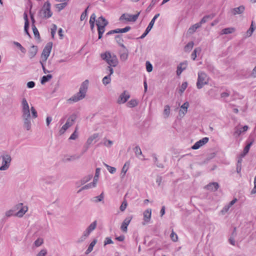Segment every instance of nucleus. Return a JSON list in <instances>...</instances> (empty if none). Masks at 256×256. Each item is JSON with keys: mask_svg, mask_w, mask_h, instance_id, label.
<instances>
[{"mask_svg": "<svg viewBox=\"0 0 256 256\" xmlns=\"http://www.w3.org/2000/svg\"><path fill=\"white\" fill-rule=\"evenodd\" d=\"M104 166L107 168V170L110 174H114L116 172V168L114 167L111 166L106 164H104Z\"/></svg>", "mask_w": 256, "mask_h": 256, "instance_id": "46", "label": "nucleus"}, {"mask_svg": "<svg viewBox=\"0 0 256 256\" xmlns=\"http://www.w3.org/2000/svg\"><path fill=\"white\" fill-rule=\"evenodd\" d=\"M43 239L42 238H38L34 242V244L36 247L40 246L43 244Z\"/></svg>", "mask_w": 256, "mask_h": 256, "instance_id": "50", "label": "nucleus"}, {"mask_svg": "<svg viewBox=\"0 0 256 256\" xmlns=\"http://www.w3.org/2000/svg\"><path fill=\"white\" fill-rule=\"evenodd\" d=\"M194 42H189L184 48V50L185 52H190L194 46Z\"/></svg>", "mask_w": 256, "mask_h": 256, "instance_id": "37", "label": "nucleus"}, {"mask_svg": "<svg viewBox=\"0 0 256 256\" xmlns=\"http://www.w3.org/2000/svg\"><path fill=\"white\" fill-rule=\"evenodd\" d=\"M84 152H83L80 154H74L68 158H64L62 160V161L66 162L76 160H78L82 156Z\"/></svg>", "mask_w": 256, "mask_h": 256, "instance_id": "21", "label": "nucleus"}, {"mask_svg": "<svg viewBox=\"0 0 256 256\" xmlns=\"http://www.w3.org/2000/svg\"><path fill=\"white\" fill-rule=\"evenodd\" d=\"M76 116L74 114L70 116L68 118L66 124L62 127L59 131L60 134H64L65 132L74 124V121L76 120Z\"/></svg>", "mask_w": 256, "mask_h": 256, "instance_id": "6", "label": "nucleus"}, {"mask_svg": "<svg viewBox=\"0 0 256 256\" xmlns=\"http://www.w3.org/2000/svg\"><path fill=\"white\" fill-rule=\"evenodd\" d=\"M27 87L29 88H32L35 86V82L33 81L29 82L27 83Z\"/></svg>", "mask_w": 256, "mask_h": 256, "instance_id": "62", "label": "nucleus"}, {"mask_svg": "<svg viewBox=\"0 0 256 256\" xmlns=\"http://www.w3.org/2000/svg\"><path fill=\"white\" fill-rule=\"evenodd\" d=\"M164 118H168L170 114V107L168 105H166L164 107Z\"/></svg>", "mask_w": 256, "mask_h": 256, "instance_id": "34", "label": "nucleus"}, {"mask_svg": "<svg viewBox=\"0 0 256 256\" xmlns=\"http://www.w3.org/2000/svg\"><path fill=\"white\" fill-rule=\"evenodd\" d=\"M78 128L76 127L75 130L74 132L71 134L70 137L69 138V140H75L78 137Z\"/></svg>", "mask_w": 256, "mask_h": 256, "instance_id": "48", "label": "nucleus"}, {"mask_svg": "<svg viewBox=\"0 0 256 256\" xmlns=\"http://www.w3.org/2000/svg\"><path fill=\"white\" fill-rule=\"evenodd\" d=\"M214 17V15L213 14H208L202 18L199 22L201 24L206 23L210 20H212Z\"/></svg>", "mask_w": 256, "mask_h": 256, "instance_id": "32", "label": "nucleus"}, {"mask_svg": "<svg viewBox=\"0 0 256 256\" xmlns=\"http://www.w3.org/2000/svg\"><path fill=\"white\" fill-rule=\"evenodd\" d=\"M202 24L200 22H198L192 26L188 30V32L190 34H194L198 28H200Z\"/></svg>", "mask_w": 256, "mask_h": 256, "instance_id": "23", "label": "nucleus"}, {"mask_svg": "<svg viewBox=\"0 0 256 256\" xmlns=\"http://www.w3.org/2000/svg\"><path fill=\"white\" fill-rule=\"evenodd\" d=\"M146 70L148 72H150L152 71V64L150 63V62L148 61H147L146 63Z\"/></svg>", "mask_w": 256, "mask_h": 256, "instance_id": "55", "label": "nucleus"}, {"mask_svg": "<svg viewBox=\"0 0 256 256\" xmlns=\"http://www.w3.org/2000/svg\"><path fill=\"white\" fill-rule=\"evenodd\" d=\"M188 106H189V104L188 102H184L180 106V112H179L180 115H181V114H182L183 115H184L188 111Z\"/></svg>", "mask_w": 256, "mask_h": 256, "instance_id": "24", "label": "nucleus"}, {"mask_svg": "<svg viewBox=\"0 0 256 256\" xmlns=\"http://www.w3.org/2000/svg\"><path fill=\"white\" fill-rule=\"evenodd\" d=\"M88 7L84 11L82 14L80 16V20H84L87 16L88 10Z\"/></svg>", "mask_w": 256, "mask_h": 256, "instance_id": "57", "label": "nucleus"}, {"mask_svg": "<svg viewBox=\"0 0 256 256\" xmlns=\"http://www.w3.org/2000/svg\"><path fill=\"white\" fill-rule=\"evenodd\" d=\"M244 10V7L242 6L233 8L232 10V13L234 14H240L243 12Z\"/></svg>", "mask_w": 256, "mask_h": 256, "instance_id": "26", "label": "nucleus"}, {"mask_svg": "<svg viewBox=\"0 0 256 256\" xmlns=\"http://www.w3.org/2000/svg\"><path fill=\"white\" fill-rule=\"evenodd\" d=\"M115 40L116 42L118 44V45L121 46L122 48H125L126 46L123 44L124 40L122 38V35H116L115 36Z\"/></svg>", "mask_w": 256, "mask_h": 256, "instance_id": "25", "label": "nucleus"}, {"mask_svg": "<svg viewBox=\"0 0 256 256\" xmlns=\"http://www.w3.org/2000/svg\"><path fill=\"white\" fill-rule=\"evenodd\" d=\"M187 86H188V82H182L180 87V90H179L180 92L182 93L186 89Z\"/></svg>", "mask_w": 256, "mask_h": 256, "instance_id": "53", "label": "nucleus"}, {"mask_svg": "<svg viewBox=\"0 0 256 256\" xmlns=\"http://www.w3.org/2000/svg\"><path fill=\"white\" fill-rule=\"evenodd\" d=\"M96 242H97V240L95 239L90 242L88 249L86 250V251L85 252V254H88L92 250L93 248L96 244Z\"/></svg>", "mask_w": 256, "mask_h": 256, "instance_id": "31", "label": "nucleus"}, {"mask_svg": "<svg viewBox=\"0 0 256 256\" xmlns=\"http://www.w3.org/2000/svg\"><path fill=\"white\" fill-rule=\"evenodd\" d=\"M138 104V102L136 99H132L126 104V106L128 108H132L137 106Z\"/></svg>", "mask_w": 256, "mask_h": 256, "instance_id": "27", "label": "nucleus"}, {"mask_svg": "<svg viewBox=\"0 0 256 256\" xmlns=\"http://www.w3.org/2000/svg\"><path fill=\"white\" fill-rule=\"evenodd\" d=\"M130 98V95L126 91H124L119 96L117 100V102L118 104H124L127 102Z\"/></svg>", "mask_w": 256, "mask_h": 256, "instance_id": "13", "label": "nucleus"}, {"mask_svg": "<svg viewBox=\"0 0 256 256\" xmlns=\"http://www.w3.org/2000/svg\"><path fill=\"white\" fill-rule=\"evenodd\" d=\"M235 31L234 28H225V34H232Z\"/></svg>", "mask_w": 256, "mask_h": 256, "instance_id": "58", "label": "nucleus"}, {"mask_svg": "<svg viewBox=\"0 0 256 256\" xmlns=\"http://www.w3.org/2000/svg\"><path fill=\"white\" fill-rule=\"evenodd\" d=\"M140 12H138V14H134V15H132V14H122L120 18V20H126L127 21H128V22H136L139 15H140Z\"/></svg>", "mask_w": 256, "mask_h": 256, "instance_id": "11", "label": "nucleus"}, {"mask_svg": "<svg viewBox=\"0 0 256 256\" xmlns=\"http://www.w3.org/2000/svg\"><path fill=\"white\" fill-rule=\"evenodd\" d=\"M104 198V193L102 192L100 195L94 197L92 199V200L95 202H98L102 201Z\"/></svg>", "mask_w": 256, "mask_h": 256, "instance_id": "35", "label": "nucleus"}, {"mask_svg": "<svg viewBox=\"0 0 256 256\" xmlns=\"http://www.w3.org/2000/svg\"><path fill=\"white\" fill-rule=\"evenodd\" d=\"M248 126H244L240 130H237L236 133L238 135H240L242 132H246L248 130Z\"/></svg>", "mask_w": 256, "mask_h": 256, "instance_id": "52", "label": "nucleus"}, {"mask_svg": "<svg viewBox=\"0 0 256 256\" xmlns=\"http://www.w3.org/2000/svg\"><path fill=\"white\" fill-rule=\"evenodd\" d=\"M90 234V232L86 229V230L84 232L82 235L78 238V242H82L89 236Z\"/></svg>", "mask_w": 256, "mask_h": 256, "instance_id": "29", "label": "nucleus"}, {"mask_svg": "<svg viewBox=\"0 0 256 256\" xmlns=\"http://www.w3.org/2000/svg\"><path fill=\"white\" fill-rule=\"evenodd\" d=\"M159 1V0H152L150 4L147 8L146 10L148 12H149L151 10L152 8L154 6V5Z\"/></svg>", "mask_w": 256, "mask_h": 256, "instance_id": "38", "label": "nucleus"}, {"mask_svg": "<svg viewBox=\"0 0 256 256\" xmlns=\"http://www.w3.org/2000/svg\"><path fill=\"white\" fill-rule=\"evenodd\" d=\"M120 56L121 61L125 62L128 59V52L126 48H123V50L120 52Z\"/></svg>", "mask_w": 256, "mask_h": 256, "instance_id": "20", "label": "nucleus"}, {"mask_svg": "<svg viewBox=\"0 0 256 256\" xmlns=\"http://www.w3.org/2000/svg\"><path fill=\"white\" fill-rule=\"evenodd\" d=\"M132 219V217H128L125 218V220L122 222L120 228L122 231L124 232H126L128 230V226L130 224L131 220Z\"/></svg>", "mask_w": 256, "mask_h": 256, "instance_id": "16", "label": "nucleus"}, {"mask_svg": "<svg viewBox=\"0 0 256 256\" xmlns=\"http://www.w3.org/2000/svg\"><path fill=\"white\" fill-rule=\"evenodd\" d=\"M96 183H97V179L94 178L93 182H90V183L84 186H82L80 190H78V192H80L84 190H88L89 188H94L96 186Z\"/></svg>", "mask_w": 256, "mask_h": 256, "instance_id": "17", "label": "nucleus"}, {"mask_svg": "<svg viewBox=\"0 0 256 256\" xmlns=\"http://www.w3.org/2000/svg\"><path fill=\"white\" fill-rule=\"evenodd\" d=\"M67 5L66 2H63L62 4H56V8L60 12L63 10Z\"/></svg>", "mask_w": 256, "mask_h": 256, "instance_id": "47", "label": "nucleus"}, {"mask_svg": "<svg viewBox=\"0 0 256 256\" xmlns=\"http://www.w3.org/2000/svg\"><path fill=\"white\" fill-rule=\"evenodd\" d=\"M2 159V165L0 166V170H7L10 164L12 158L10 154H6L1 156Z\"/></svg>", "mask_w": 256, "mask_h": 256, "instance_id": "7", "label": "nucleus"}, {"mask_svg": "<svg viewBox=\"0 0 256 256\" xmlns=\"http://www.w3.org/2000/svg\"><path fill=\"white\" fill-rule=\"evenodd\" d=\"M187 66V62H183L180 63L177 67L176 74L180 76L183 70L186 69Z\"/></svg>", "mask_w": 256, "mask_h": 256, "instance_id": "19", "label": "nucleus"}, {"mask_svg": "<svg viewBox=\"0 0 256 256\" xmlns=\"http://www.w3.org/2000/svg\"><path fill=\"white\" fill-rule=\"evenodd\" d=\"M100 18V20H102L103 22H104V24L103 25H100V22L96 21V25L98 26V39H100L102 38V34L105 31V27L108 24L106 20L102 16H101Z\"/></svg>", "mask_w": 256, "mask_h": 256, "instance_id": "8", "label": "nucleus"}, {"mask_svg": "<svg viewBox=\"0 0 256 256\" xmlns=\"http://www.w3.org/2000/svg\"><path fill=\"white\" fill-rule=\"evenodd\" d=\"M219 187L218 184L217 182H210L204 186V188L211 192H214Z\"/></svg>", "mask_w": 256, "mask_h": 256, "instance_id": "15", "label": "nucleus"}, {"mask_svg": "<svg viewBox=\"0 0 256 256\" xmlns=\"http://www.w3.org/2000/svg\"><path fill=\"white\" fill-rule=\"evenodd\" d=\"M14 44L16 46L22 53L25 54L26 52V48L23 47L20 43L16 42H14Z\"/></svg>", "mask_w": 256, "mask_h": 256, "instance_id": "42", "label": "nucleus"}, {"mask_svg": "<svg viewBox=\"0 0 256 256\" xmlns=\"http://www.w3.org/2000/svg\"><path fill=\"white\" fill-rule=\"evenodd\" d=\"M256 192V175L254 179V187L251 192L252 194H254Z\"/></svg>", "mask_w": 256, "mask_h": 256, "instance_id": "64", "label": "nucleus"}, {"mask_svg": "<svg viewBox=\"0 0 256 256\" xmlns=\"http://www.w3.org/2000/svg\"><path fill=\"white\" fill-rule=\"evenodd\" d=\"M52 13L50 10V4L46 2L40 11L39 16L42 18H48L52 16Z\"/></svg>", "mask_w": 256, "mask_h": 256, "instance_id": "5", "label": "nucleus"}, {"mask_svg": "<svg viewBox=\"0 0 256 256\" xmlns=\"http://www.w3.org/2000/svg\"><path fill=\"white\" fill-rule=\"evenodd\" d=\"M88 80L83 82L80 85L79 92L70 98L68 101L76 102L84 98L88 88Z\"/></svg>", "mask_w": 256, "mask_h": 256, "instance_id": "3", "label": "nucleus"}, {"mask_svg": "<svg viewBox=\"0 0 256 256\" xmlns=\"http://www.w3.org/2000/svg\"><path fill=\"white\" fill-rule=\"evenodd\" d=\"M152 210L148 209L144 212V220L146 222H150L151 218Z\"/></svg>", "mask_w": 256, "mask_h": 256, "instance_id": "22", "label": "nucleus"}, {"mask_svg": "<svg viewBox=\"0 0 256 256\" xmlns=\"http://www.w3.org/2000/svg\"><path fill=\"white\" fill-rule=\"evenodd\" d=\"M102 83L104 85L106 86L109 84L111 82V78L110 76H105L102 80Z\"/></svg>", "mask_w": 256, "mask_h": 256, "instance_id": "41", "label": "nucleus"}, {"mask_svg": "<svg viewBox=\"0 0 256 256\" xmlns=\"http://www.w3.org/2000/svg\"><path fill=\"white\" fill-rule=\"evenodd\" d=\"M129 166H130L129 162H126L124 165V166L122 169V172H121V174H120L122 178H124V176H125V174L128 169Z\"/></svg>", "mask_w": 256, "mask_h": 256, "instance_id": "28", "label": "nucleus"}, {"mask_svg": "<svg viewBox=\"0 0 256 256\" xmlns=\"http://www.w3.org/2000/svg\"><path fill=\"white\" fill-rule=\"evenodd\" d=\"M52 74H48L46 76H44L41 79L40 82L42 84H44L46 82H48L52 78Z\"/></svg>", "mask_w": 256, "mask_h": 256, "instance_id": "33", "label": "nucleus"}, {"mask_svg": "<svg viewBox=\"0 0 256 256\" xmlns=\"http://www.w3.org/2000/svg\"><path fill=\"white\" fill-rule=\"evenodd\" d=\"M22 118L24 120L23 126L27 130L31 128L32 123L30 120V110L28 102L25 98H23L22 102Z\"/></svg>", "mask_w": 256, "mask_h": 256, "instance_id": "2", "label": "nucleus"}, {"mask_svg": "<svg viewBox=\"0 0 256 256\" xmlns=\"http://www.w3.org/2000/svg\"><path fill=\"white\" fill-rule=\"evenodd\" d=\"M38 52V47L34 45L30 46L28 52V56L30 58H34Z\"/></svg>", "mask_w": 256, "mask_h": 256, "instance_id": "18", "label": "nucleus"}, {"mask_svg": "<svg viewBox=\"0 0 256 256\" xmlns=\"http://www.w3.org/2000/svg\"><path fill=\"white\" fill-rule=\"evenodd\" d=\"M256 28V26L254 25V22L252 21L250 28L246 32V37L250 36L252 35L254 31L255 30Z\"/></svg>", "mask_w": 256, "mask_h": 256, "instance_id": "30", "label": "nucleus"}, {"mask_svg": "<svg viewBox=\"0 0 256 256\" xmlns=\"http://www.w3.org/2000/svg\"><path fill=\"white\" fill-rule=\"evenodd\" d=\"M52 42H48L44 48L42 55V62H46L49 56L52 48Z\"/></svg>", "mask_w": 256, "mask_h": 256, "instance_id": "9", "label": "nucleus"}, {"mask_svg": "<svg viewBox=\"0 0 256 256\" xmlns=\"http://www.w3.org/2000/svg\"><path fill=\"white\" fill-rule=\"evenodd\" d=\"M159 16H160V14H157L154 16V18H152V20L149 23L145 32L140 37V38H141V39L144 38L150 32V31L152 28L156 20L158 18Z\"/></svg>", "mask_w": 256, "mask_h": 256, "instance_id": "10", "label": "nucleus"}, {"mask_svg": "<svg viewBox=\"0 0 256 256\" xmlns=\"http://www.w3.org/2000/svg\"><path fill=\"white\" fill-rule=\"evenodd\" d=\"M101 58L106 62L109 65L106 68V73L108 76H111L114 73V70L112 67H116L118 62L117 57L114 54H112L110 52H106L104 54H101Z\"/></svg>", "mask_w": 256, "mask_h": 256, "instance_id": "1", "label": "nucleus"}, {"mask_svg": "<svg viewBox=\"0 0 256 256\" xmlns=\"http://www.w3.org/2000/svg\"><path fill=\"white\" fill-rule=\"evenodd\" d=\"M201 48H196L191 54V58L192 60H195L196 58V52H200Z\"/></svg>", "mask_w": 256, "mask_h": 256, "instance_id": "43", "label": "nucleus"}, {"mask_svg": "<svg viewBox=\"0 0 256 256\" xmlns=\"http://www.w3.org/2000/svg\"><path fill=\"white\" fill-rule=\"evenodd\" d=\"M92 178V176L89 175L88 176L83 178L80 182L81 185L84 184L86 182H88Z\"/></svg>", "mask_w": 256, "mask_h": 256, "instance_id": "39", "label": "nucleus"}, {"mask_svg": "<svg viewBox=\"0 0 256 256\" xmlns=\"http://www.w3.org/2000/svg\"><path fill=\"white\" fill-rule=\"evenodd\" d=\"M252 142H250L249 144H248L244 148V150H243V154H242V156H245L246 154L248 153L249 150H250V148L251 146L252 145Z\"/></svg>", "mask_w": 256, "mask_h": 256, "instance_id": "45", "label": "nucleus"}, {"mask_svg": "<svg viewBox=\"0 0 256 256\" xmlns=\"http://www.w3.org/2000/svg\"><path fill=\"white\" fill-rule=\"evenodd\" d=\"M113 243H114V242L111 240V238L107 237L106 238L104 242V245L106 246V244H113Z\"/></svg>", "mask_w": 256, "mask_h": 256, "instance_id": "61", "label": "nucleus"}, {"mask_svg": "<svg viewBox=\"0 0 256 256\" xmlns=\"http://www.w3.org/2000/svg\"><path fill=\"white\" fill-rule=\"evenodd\" d=\"M97 222L96 220L92 222L86 228L90 233L92 232L96 227Z\"/></svg>", "mask_w": 256, "mask_h": 256, "instance_id": "36", "label": "nucleus"}, {"mask_svg": "<svg viewBox=\"0 0 256 256\" xmlns=\"http://www.w3.org/2000/svg\"><path fill=\"white\" fill-rule=\"evenodd\" d=\"M24 25H26V28L28 26H29V22H28V14H27L25 12L24 14Z\"/></svg>", "mask_w": 256, "mask_h": 256, "instance_id": "59", "label": "nucleus"}, {"mask_svg": "<svg viewBox=\"0 0 256 256\" xmlns=\"http://www.w3.org/2000/svg\"><path fill=\"white\" fill-rule=\"evenodd\" d=\"M208 80L207 74L203 72H198L196 87L198 89L202 88L204 85L208 84Z\"/></svg>", "mask_w": 256, "mask_h": 256, "instance_id": "4", "label": "nucleus"}, {"mask_svg": "<svg viewBox=\"0 0 256 256\" xmlns=\"http://www.w3.org/2000/svg\"><path fill=\"white\" fill-rule=\"evenodd\" d=\"M134 150L136 157L139 158V156L142 155V150L139 146H136Z\"/></svg>", "mask_w": 256, "mask_h": 256, "instance_id": "44", "label": "nucleus"}, {"mask_svg": "<svg viewBox=\"0 0 256 256\" xmlns=\"http://www.w3.org/2000/svg\"><path fill=\"white\" fill-rule=\"evenodd\" d=\"M32 27L33 32H34V34L35 37L38 38H40V36L38 30V29L36 28L34 24H32Z\"/></svg>", "mask_w": 256, "mask_h": 256, "instance_id": "40", "label": "nucleus"}, {"mask_svg": "<svg viewBox=\"0 0 256 256\" xmlns=\"http://www.w3.org/2000/svg\"><path fill=\"white\" fill-rule=\"evenodd\" d=\"M13 215H14V211L12 210H9L6 212V216L7 217H10Z\"/></svg>", "mask_w": 256, "mask_h": 256, "instance_id": "63", "label": "nucleus"}, {"mask_svg": "<svg viewBox=\"0 0 256 256\" xmlns=\"http://www.w3.org/2000/svg\"><path fill=\"white\" fill-rule=\"evenodd\" d=\"M47 254V250L46 249L42 250L36 255V256H45Z\"/></svg>", "mask_w": 256, "mask_h": 256, "instance_id": "60", "label": "nucleus"}, {"mask_svg": "<svg viewBox=\"0 0 256 256\" xmlns=\"http://www.w3.org/2000/svg\"><path fill=\"white\" fill-rule=\"evenodd\" d=\"M127 206V202L126 200H124L121 206H120V209L122 212L125 210Z\"/></svg>", "mask_w": 256, "mask_h": 256, "instance_id": "56", "label": "nucleus"}, {"mask_svg": "<svg viewBox=\"0 0 256 256\" xmlns=\"http://www.w3.org/2000/svg\"><path fill=\"white\" fill-rule=\"evenodd\" d=\"M170 238L173 242H176L178 239V235L172 230L170 235Z\"/></svg>", "mask_w": 256, "mask_h": 256, "instance_id": "51", "label": "nucleus"}, {"mask_svg": "<svg viewBox=\"0 0 256 256\" xmlns=\"http://www.w3.org/2000/svg\"><path fill=\"white\" fill-rule=\"evenodd\" d=\"M30 111L32 114V118H35L38 117V113L36 109L34 106H32L30 108Z\"/></svg>", "mask_w": 256, "mask_h": 256, "instance_id": "54", "label": "nucleus"}, {"mask_svg": "<svg viewBox=\"0 0 256 256\" xmlns=\"http://www.w3.org/2000/svg\"><path fill=\"white\" fill-rule=\"evenodd\" d=\"M18 208H20V210L15 214V216L21 218L22 217L25 213L28 211V207L27 206H23L22 204L20 203L17 205Z\"/></svg>", "mask_w": 256, "mask_h": 256, "instance_id": "14", "label": "nucleus"}, {"mask_svg": "<svg viewBox=\"0 0 256 256\" xmlns=\"http://www.w3.org/2000/svg\"><path fill=\"white\" fill-rule=\"evenodd\" d=\"M209 138L207 137L203 138L202 139L196 142L192 147L193 150H198L202 146L206 144L208 142Z\"/></svg>", "mask_w": 256, "mask_h": 256, "instance_id": "12", "label": "nucleus"}, {"mask_svg": "<svg viewBox=\"0 0 256 256\" xmlns=\"http://www.w3.org/2000/svg\"><path fill=\"white\" fill-rule=\"evenodd\" d=\"M56 30H57L56 26L54 24H53L52 26V28L50 29V33H51L52 37L53 38H54Z\"/></svg>", "mask_w": 256, "mask_h": 256, "instance_id": "49", "label": "nucleus"}]
</instances>
